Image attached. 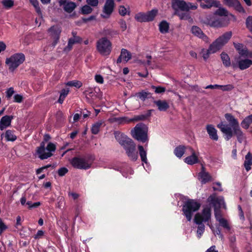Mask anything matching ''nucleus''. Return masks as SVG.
<instances>
[{
	"mask_svg": "<svg viewBox=\"0 0 252 252\" xmlns=\"http://www.w3.org/2000/svg\"><path fill=\"white\" fill-rule=\"evenodd\" d=\"M115 8V2L114 0H106L102 9V12L101 17L108 19L110 18Z\"/></svg>",
	"mask_w": 252,
	"mask_h": 252,
	"instance_id": "4468645a",
	"label": "nucleus"
},
{
	"mask_svg": "<svg viewBox=\"0 0 252 252\" xmlns=\"http://www.w3.org/2000/svg\"><path fill=\"white\" fill-rule=\"evenodd\" d=\"M186 147L184 146L180 145L175 148L174 153L179 158H181L185 153Z\"/></svg>",
	"mask_w": 252,
	"mask_h": 252,
	"instance_id": "f704fd0d",
	"label": "nucleus"
},
{
	"mask_svg": "<svg viewBox=\"0 0 252 252\" xmlns=\"http://www.w3.org/2000/svg\"><path fill=\"white\" fill-rule=\"evenodd\" d=\"M219 223L220 226L225 228L226 229L229 230L230 229V226L226 220L224 218H222L221 220H220Z\"/></svg>",
	"mask_w": 252,
	"mask_h": 252,
	"instance_id": "8fccbe9b",
	"label": "nucleus"
},
{
	"mask_svg": "<svg viewBox=\"0 0 252 252\" xmlns=\"http://www.w3.org/2000/svg\"><path fill=\"white\" fill-rule=\"evenodd\" d=\"M224 117L230 126L221 122L217 125V127L224 134L226 140H229L234 134L238 141L242 143L246 139V136L239 126L238 120L230 113L225 114Z\"/></svg>",
	"mask_w": 252,
	"mask_h": 252,
	"instance_id": "f257e3e1",
	"label": "nucleus"
},
{
	"mask_svg": "<svg viewBox=\"0 0 252 252\" xmlns=\"http://www.w3.org/2000/svg\"><path fill=\"white\" fill-rule=\"evenodd\" d=\"M82 39L80 37H71L68 39L67 45L64 47L63 51L65 52L70 51L74 44L81 42Z\"/></svg>",
	"mask_w": 252,
	"mask_h": 252,
	"instance_id": "a878e982",
	"label": "nucleus"
},
{
	"mask_svg": "<svg viewBox=\"0 0 252 252\" xmlns=\"http://www.w3.org/2000/svg\"><path fill=\"white\" fill-rule=\"evenodd\" d=\"M215 207L217 208L218 206L219 208H223L226 209V205L223 197L220 196L216 199L215 203Z\"/></svg>",
	"mask_w": 252,
	"mask_h": 252,
	"instance_id": "79ce46f5",
	"label": "nucleus"
},
{
	"mask_svg": "<svg viewBox=\"0 0 252 252\" xmlns=\"http://www.w3.org/2000/svg\"><path fill=\"white\" fill-rule=\"evenodd\" d=\"M55 150L56 145L53 143L49 142L45 148V144L42 142L37 148L36 153L38 158L43 160L51 157L53 155V152Z\"/></svg>",
	"mask_w": 252,
	"mask_h": 252,
	"instance_id": "423d86ee",
	"label": "nucleus"
},
{
	"mask_svg": "<svg viewBox=\"0 0 252 252\" xmlns=\"http://www.w3.org/2000/svg\"><path fill=\"white\" fill-rule=\"evenodd\" d=\"M169 26L166 21H161L159 24V30L162 33H166L168 32Z\"/></svg>",
	"mask_w": 252,
	"mask_h": 252,
	"instance_id": "72a5a7b5",
	"label": "nucleus"
},
{
	"mask_svg": "<svg viewBox=\"0 0 252 252\" xmlns=\"http://www.w3.org/2000/svg\"><path fill=\"white\" fill-rule=\"evenodd\" d=\"M154 103L158 107V109L160 111H166L169 107V104L165 100H155Z\"/></svg>",
	"mask_w": 252,
	"mask_h": 252,
	"instance_id": "2f4dec72",
	"label": "nucleus"
},
{
	"mask_svg": "<svg viewBox=\"0 0 252 252\" xmlns=\"http://www.w3.org/2000/svg\"><path fill=\"white\" fill-rule=\"evenodd\" d=\"M12 116L5 115L2 117L0 120V129L2 130L9 126L11 123V121L13 119Z\"/></svg>",
	"mask_w": 252,
	"mask_h": 252,
	"instance_id": "b1692460",
	"label": "nucleus"
},
{
	"mask_svg": "<svg viewBox=\"0 0 252 252\" xmlns=\"http://www.w3.org/2000/svg\"><path fill=\"white\" fill-rule=\"evenodd\" d=\"M251 124H252V114L245 117L241 122V126L243 128L247 129Z\"/></svg>",
	"mask_w": 252,
	"mask_h": 252,
	"instance_id": "473e14b6",
	"label": "nucleus"
},
{
	"mask_svg": "<svg viewBox=\"0 0 252 252\" xmlns=\"http://www.w3.org/2000/svg\"><path fill=\"white\" fill-rule=\"evenodd\" d=\"M96 49L101 55H108L111 51V43L107 38L102 37L97 41Z\"/></svg>",
	"mask_w": 252,
	"mask_h": 252,
	"instance_id": "9d476101",
	"label": "nucleus"
},
{
	"mask_svg": "<svg viewBox=\"0 0 252 252\" xmlns=\"http://www.w3.org/2000/svg\"><path fill=\"white\" fill-rule=\"evenodd\" d=\"M252 165V154L248 152L245 156L244 166L247 171H249L251 169Z\"/></svg>",
	"mask_w": 252,
	"mask_h": 252,
	"instance_id": "c756f323",
	"label": "nucleus"
},
{
	"mask_svg": "<svg viewBox=\"0 0 252 252\" xmlns=\"http://www.w3.org/2000/svg\"><path fill=\"white\" fill-rule=\"evenodd\" d=\"M148 128L147 126L142 123L137 124L131 130L132 137L138 141L145 143L148 141Z\"/></svg>",
	"mask_w": 252,
	"mask_h": 252,
	"instance_id": "20e7f679",
	"label": "nucleus"
},
{
	"mask_svg": "<svg viewBox=\"0 0 252 252\" xmlns=\"http://www.w3.org/2000/svg\"><path fill=\"white\" fill-rule=\"evenodd\" d=\"M200 204L193 199H188L184 202L183 205V214L189 221H190L193 214L198 211Z\"/></svg>",
	"mask_w": 252,
	"mask_h": 252,
	"instance_id": "39448f33",
	"label": "nucleus"
},
{
	"mask_svg": "<svg viewBox=\"0 0 252 252\" xmlns=\"http://www.w3.org/2000/svg\"><path fill=\"white\" fill-rule=\"evenodd\" d=\"M234 45L236 49L238 51V53L239 52V51H241L242 49H243V48H244V47L245 46L242 44L235 43H234Z\"/></svg>",
	"mask_w": 252,
	"mask_h": 252,
	"instance_id": "e2e57ef3",
	"label": "nucleus"
},
{
	"mask_svg": "<svg viewBox=\"0 0 252 252\" xmlns=\"http://www.w3.org/2000/svg\"><path fill=\"white\" fill-rule=\"evenodd\" d=\"M224 4L230 7H233L240 13H245V10L238 0H224Z\"/></svg>",
	"mask_w": 252,
	"mask_h": 252,
	"instance_id": "a211bd4d",
	"label": "nucleus"
},
{
	"mask_svg": "<svg viewBox=\"0 0 252 252\" xmlns=\"http://www.w3.org/2000/svg\"><path fill=\"white\" fill-rule=\"evenodd\" d=\"M191 33L199 38L202 39L205 42L208 41V37L204 34L201 29L197 26H193L191 29Z\"/></svg>",
	"mask_w": 252,
	"mask_h": 252,
	"instance_id": "4be33fe9",
	"label": "nucleus"
},
{
	"mask_svg": "<svg viewBox=\"0 0 252 252\" xmlns=\"http://www.w3.org/2000/svg\"><path fill=\"white\" fill-rule=\"evenodd\" d=\"M119 24L122 31H125L127 29V25L126 21L124 19H120L119 21Z\"/></svg>",
	"mask_w": 252,
	"mask_h": 252,
	"instance_id": "4d7b16f0",
	"label": "nucleus"
},
{
	"mask_svg": "<svg viewBox=\"0 0 252 252\" xmlns=\"http://www.w3.org/2000/svg\"><path fill=\"white\" fill-rule=\"evenodd\" d=\"M5 137L6 140L8 141H14L17 139L16 136L14 134L13 131L11 130H6Z\"/></svg>",
	"mask_w": 252,
	"mask_h": 252,
	"instance_id": "a19ab883",
	"label": "nucleus"
},
{
	"mask_svg": "<svg viewBox=\"0 0 252 252\" xmlns=\"http://www.w3.org/2000/svg\"><path fill=\"white\" fill-rule=\"evenodd\" d=\"M121 56L125 62H127L131 58V53L126 49H122Z\"/></svg>",
	"mask_w": 252,
	"mask_h": 252,
	"instance_id": "58836bf2",
	"label": "nucleus"
},
{
	"mask_svg": "<svg viewBox=\"0 0 252 252\" xmlns=\"http://www.w3.org/2000/svg\"><path fill=\"white\" fill-rule=\"evenodd\" d=\"M138 148L139 152V155L141 159V161L143 163L146 164V166H144V168L146 171H149L150 169V164L148 162L147 158V152L144 150L143 147L141 145H138Z\"/></svg>",
	"mask_w": 252,
	"mask_h": 252,
	"instance_id": "412c9836",
	"label": "nucleus"
},
{
	"mask_svg": "<svg viewBox=\"0 0 252 252\" xmlns=\"http://www.w3.org/2000/svg\"><path fill=\"white\" fill-rule=\"evenodd\" d=\"M203 23L211 27L220 28L225 27L230 23V19L228 17H221L216 15H210L206 16Z\"/></svg>",
	"mask_w": 252,
	"mask_h": 252,
	"instance_id": "7ed1b4c3",
	"label": "nucleus"
},
{
	"mask_svg": "<svg viewBox=\"0 0 252 252\" xmlns=\"http://www.w3.org/2000/svg\"><path fill=\"white\" fill-rule=\"evenodd\" d=\"M14 93L15 91L13 87H10L7 89L5 91L6 98L7 99H10L12 96L14 94Z\"/></svg>",
	"mask_w": 252,
	"mask_h": 252,
	"instance_id": "864d4df0",
	"label": "nucleus"
},
{
	"mask_svg": "<svg viewBox=\"0 0 252 252\" xmlns=\"http://www.w3.org/2000/svg\"><path fill=\"white\" fill-rule=\"evenodd\" d=\"M220 5V2L216 0H204L200 3V7L204 9H208L212 7L218 8Z\"/></svg>",
	"mask_w": 252,
	"mask_h": 252,
	"instance_id": "dca6fc26",
	"label": "nucleus"
},
{
	"mask_svg": "<svg viewBox=\"0 0 252 252\" xmlns=\"http://www.w3.org/2000/svg\"><path fill=\"white\" fill-rule=\"evenodd\" d=\"M25 60V56L22 53H15L11 56L9 58H6L5 63L8 65L9 70L13 71Z\"/></svg>",
	"mask_w": 252,
	"mask_h": 252,
	"instance_id": "0eeeda50",
	"label": "nucleus"
},
{
	"mask_svg": "<svg viewBox=\"0 0 252 252\" xmlns=\"http://www.w3.org/2000/svg\"><path fill=\"white\" fill-rule=\"evenodd\" d=\"M218 51L214 47V46L212 45V44H210L208 49H203L201 50V54L203 59L205 61H206L210 57V55L212 54L215 53Z\"/></svg>",
	"mask_w": 252,
	"mask_h": 252,
	"instance_id": "bb28decb",
	"label": "nucleus"
},
{
	"mask_svg": "<svg viewBox=\"0 0 252 252\" xmlns=\"http://www.w3.org/2000/svg\"><path fill=\"white\" fill-rule=\"evenodd\" d=\"M116 140L125 150L128 158L132 161H136L138 157L136 149V145L134 141L125 134L119 131L114 132Z\"/></svg>",
	"mask_w": 252,
	"mask_h": 252,
	"instance_id": "f03ea898",
	"label": "nucleus"
},
{
	"mask_svg": "<svg viewBox=\"0 0 252 252\" xmlns=\"http://www.w3.org/2000/svg\"><path fill=\"white\" fill-rule=\"evenodd\" d=\"M158 10L154 9L147 13L139 12L135 14L134 18L139 22H147L152 21L158 13Z\"/></svg>",
	"mask_w": 252,
	"mask_h": 252,
	"instance_id": "9b49d317",
	"label": "nucleus"
},
{
	"mask_svg": "<svg viewBox=\"0 0 252 252\" xmlns=\"http://www.w3.org/2000/svg\"><path fill=\"white\" fill-rule=\"evenodd\" d=\"M211 218V210L209 207H205L201 213L195 214L194 221L201 223L208 222Z\"/></svg>",
	"mask_w": 252,
	"mask_h": 252,
	"instance_id": "f8f14e48",
	"label": "nucleus"
},
{
	"mask_svg": "<svg viewBox=\"0 0 252 252\" xmlns=\"http://www.w3.org/2000/svg\"><path fill=\"white\" fill-rule=\"evenodd\" d=\"M232 35L231 32H227L218 37L212 44L219 51L223 45L228 42Z\"/></svg>",
	"mask_w": 252,
	"mask_h": 252,
	"instance_id": "ddd939ff",
	"label": "nucleus"
},
{
	"mask_svg": "<svg viewBox=\"0 0 252 252\" xmlns=\"http://www.w3.org/2000/svg\"><path fill=\"white\" fill-rule=\"evenodd\" d=\"M48 32L54 37L53 46L55 47L59 41L61 31L58 26H52L48 30Z\"/></svg>",
	"mask_w": 252,
	"mask_h": 252,
	"instance_id": "aec40b11",
	"label": "nucleus"
},
{
	"mask_svg": "<svg viewBox=\"0 0 252 252\" xmlns=\"http://www.w3.org/2000/svg\"><path fill=\"white\" fill-rule=\"evenodd\" d=\"M104 124L103 120H100L93 124L91 127V132L94 134L98 133L101 126Z\"/></svg>",
	"mask_w": 252,
	"mask_h": 252,
	"instance_id": "7c9ffc66",
	"label": "nucleus"
},
{
	"mask_svg": "<svg viewBox=\"0 0 252 252\" xmlns=\"http://www.w3.org/2000/svg\"><path fill=\"white\" fill-rule=\"evenodd\" d=\"M246 25L247 28L252 33V16H248L246 20Z\"/></svg>",
	"mask_w": 252,
	"mask_h": 252,
	"instance_id": "3c124183",
	"label": "nucleus"
},
{
	"mask_svg": "<svg viewBox=\"0 0 252 252\" xmlns=\"http://www.w3.org/2000/svg\"><path fill=\"white\" fill-rule=\"evenodd\" d=\"M152 88L155 90V92L157 94L162 93L165 91V88L160 86L156 87L152 86Z\"/></svg>",
	"mask_w": 252,
	"mask_h": 252,
	"instance_id": "6e6d98bb",
	"label": "nucleus"
},
{
	"mask_svg": "<svg viewBox=\"0 0 252 252\" xmlns=\"http://www.w3.org/2000/svg\"><path fill=\"white\" fill-rule=\"evenodd\" d=\"M151 110H150L147 114L135 116L133 118L130 119L127 117H121L118 118V120L120 124L129 123L134 121L144 120L151 115Z\"/></svg>",
	"mask_w": 252,
	"mask_h": 252,
	"instance_id": "2eb2a0df",
	"label": "nucleus"
},
{
	"mask_svg": "<svg viewBox=\"0 0 252 252\" xmlns=\"http://www.w3.org/2000/svg\"><path fill=\"white\" fill-rule=\"evenodd\" d=\"M198 179L202 184H205L211 180V176L209 173L205 171L204 167H202L201 171L198 174Z\"/></svg>",
	"mask_w": 252,
	"mask_h": 252,
	"instance_id": "cd10ccee",
	"label": "nucleus"
},
{
	"mask_svg": "<svg viewBox=\"0 0 252 252\" xmlns=\"http://www.w3.org/2000/svg\"><path fill=\"white\" fill-rule=\"evenodd\" d=\"M86 2L90 6L96 7L98 4V0H86Z\"/></svg>",
	"mask_w": 252,
	"mask_h": 252,
	"instance_id": "13d9d810",
	"label": "nucleus"
},
{
	"mask_svg": "<svg viewBox=\"0 0 252 252\" xmlns=\"http://www.w3.org/2000/svg\"><path fill=\"white\" fill-rule=\"evenodd\" d=\"M95 81L99 84H103L104 80L103 77L99 74L95 75L94 76Z\"/></svg>",
	"mask_w": 252,
	"mask_h": 252,
	"instance_id": "680f3d73",
	"label": "nucleus"
},
{
	"mask_svg": "<svg viewBox=\"0 0 252 252\" xmlns=\"http://www.w3.org/2000/svg\"><path fill=\"white\" fill-rule=\"evenodd\" d=\"M217 186H214L213 187L214 190H218V191H222V189L221 187V184L220 182H217L215 183V184Z\"/></svg>",
	"mask_w": 252,
	"mask_h": 252,
	"instance_id": "338daca9",
	"label": "nucleus"
},
{
	"mask_svg": "<svg viewBox=\"0 0 252 252\" xmlns=\"http://www.w3.org/2000/svg\"><path fill=\"white\" fill-rule=\"evenodd\" d=\"M69 161L74 168L79 169H88L92 164V162L85 157H76Z\"/></svg>",
	"mask_w": 252,
	"mask_h": 252,
	"instance_id": "6e6552de",
	"label": "nucleus"
},
{
	"mask_svg": "<svg viewBox=\"0 0 252 252\" xmlns=\"http://www.w3.org/2000/svg\"><path fill=\"white\" fill-rule=\"evenodd\" d=\"M206 129L210 138L214 141H218L219 137L217 134V130L212 125H207Z\"/></svg>",
	"mask_w": 252,
	"mask_h": 252,
	"instance_id": "5701e85b",
	"label": "nucleus"
},
{
	"mask_svg": "<svg viewBox=\"0 0 252 252\" xmlns=\"http://www.w3.org/2000/svg\"><path fill=\"white\" fill-rule=\"evenodd\" d=\"M195 224L198 225L196 231V235L198 238H200L205 231V225L203 223L194 221Z\"/></svg>",
	"mask_w": 252,
	"mask_h": 252,
	"instance_id": "c9c22d12",
	"label": "nucleus"
},
{
	"mask_svg": "<svg viewBox=\"0 0 252 252\" xmlns=\"http://www.w3.org/2000/svg\"><path fill=\"white\" fill-rule=\"evenodd\" d=\"M31 4L34 6L36 12L39 15H41V11L39 6V2L37 0H30Z\"/></svg>",
	"mask_w": 252,
	"mask_h": 252,
	"instance_id": "49530a36",
	"label": "nucleus"
},
{
	"mask_svg": "<svg viewBox=\"0 0 252 252\" xmlns=\"http://www.w3.org/2000/svg\"><path fill=\"white\" fill-rule=\"evenodd\" d=\"M23 96L19 94H16L14 96V100L13 102L21 103L23 100Z\"/></svg>",
	"mask_w": 252,
	"mask_h": 252,
	"instance_id": "bf43d9fd",
	"label": "nucleus"
},
{
	"mask_svg": "<svg viewBox=\"0 0 252 252\" xmlns=\"http://www.w3.org/2000/svg\"><path fill=\"white\" fill-rule=\"evenodd\" d=\"M149 94H150V93L142 91L140 92L137 93L136 94V95L141 100L145 101L146 99L148 97Z\"/></svg>",
	"mask_w": 252,
	"mask_h": 252,
	"instance_id": "c03bdc74",
	"label": "nucleus"
},
{
	"mask_svg": "<svg viewBox=\"0 0 252 252\" xmlns=\"http://www.w3.org/2000/svg\"><path fill=\"white\" fill-rule=\"evenodd\" d=\"M220 57L224 65L226 67H228L231 65L230 58L226 53L224 52L221 53Z\"/></svg>",
	"mask_w": 252,
	"mask_h": 252,
	"instance_id": "e433bc0d",
	"label": "nucleus"
},
{
	"mask_svg": "<svg viewBox=\"0 0 252 252\" xmlns=\"http://www.w3.org/2000/svg\"><path fill=\"white\" fill-rule=\"evenodd\" d=\"M251 53L252 52H249L246 46L239 52L240 56L247 58H251Z\"/></svg>",
	"mask_w": 252,
	"mask_h": 252,
	"instance_id": "a18cd8bd",
	"label": "nucleus"
},
{
	"mask_svg": "<svg viewBox=\"0 0 252 252\" xmlns=\"http://www.w3.org/2000/svg\"><path fill=\"white\" fill-rule=\"evenodd\" d=\"M69 91V89H63L61 91L60 95L63 96V97H65L66 96V95L68 94Z\"/></svg>",
	"mask_w": 252,
	"mask_h": 252,
	"instance_id": "69168bd1",
	"label": "nucleus"
},
{
	"mask_svg": "<svg viewBox=\"0 0 252 252\" xmlns=\"http://www.w3.org/2000/svg\"><path fill=\"white\" fill-rule=\"evenodd\" d=\"M68 172V169L65 167H62L58 170V173L60 176H64Z\"/></svg>",
	"mask_w": 252,
	"mask_h": 252,
	"instance_id": "052dcab7",
	"label": "nucleus"
},
{
	"mask_svg": "<svg viewBox=\"0 0 252 252\" xmlns=\"http://www.w3.org/2000/svg\"><path fill=\"white\" fill-rule=\"evenodd\" d=\"M174 14L178 15L181 20H188L190 18L188 12L179 11L174 12Z\"/></svg>",
	"mask_w": 252,
	"mask_h": 252,
	"instance_id": "ea45409f",
	"label": "nucleus"
},
{
	"mask_svg": "<svg viewBox=\"0 0 252 252\" xmlns=\"http://www.w3.org/2000/svg\"><path fill=\"white\" fill-rule=\"evenodd\" d=\"M205 252H218V251L216 249L215 246H212L207 249Z\"/></svg>",
	"mask_w": 252,
	"mask_h": 252,
	"instance_id": "774afa93",
	"label": "nucleus"
},
{
	"mask_svg": "<svg viewBox=\"0 0 252 252\" xmlns=\"http://www.w3.org/2000/svg\"><path fill=\"white\" fill-rule=\"evenodd\" d=\"M118 12L122 16H125L126 15H129L130 11L129 6L126 8L124 5H120L118 8Z\"/></svg>",
	"mask_w": 252,
	"mask_h": 252,
	"instance_id": "4c0bfd02",
	"label": "nucleus"
},
{
	"mask_svg": "<svg viewBox=\"0 0 252 252\" xmlns=\"http://www.w3.org/2000/svg\"><path fill=\"white\" fill-rule=\"evenodd\" d=\"M44 231L42 230H38L36 234L34 235V238L35 239H38L41 238L44 235Z\"/></svg>",
	"mask_w": 252,
	"mask_h": 252,
	"instance_id": "0e129e2a",
	"label": "nucleus"
},
{
	"mask_svg": "<svg viewBox=\"0 0 252 252\" xmlns=\"http://www.w3.org/2000/svg\"><path fill=\"white\" fill-rule=\"evenodd\" d=\"M252 65V61L249 59H239L237 62V66L241 70L248 68Z\"/></svg>",
	"mask_w": 252,
	"mask_h": 252,
	"instance_id": "393cba45",
	"label": "nucleus"
},
{
	"mask_svg": "<svg viewBox=\"0 0 252 252\" xmlns=\"http://www.w3.org/2000/svg\"><path fill=\"white\" fill-rule=\"evenodd\" d=\"M234 88V86L232 84H227L225 85H220V89L223 92L231 91Z\"/></svg>",
	"mask_w": 252,
	"mask_h": 252,
	"instance_id": "603ef678",
	"label": "nucleus"
},
{
	"mask_svg": "<svg viewBox=\"0 0 252 252\" xmlns=\"http://www.w3.org/2000/svg\"><path fill=\"white\" fill-rule=\"evenodd\" d=\"M81 13L83 14H88L93 11V9L89 5L86 4L81 8Z\"/></svg>",
	"mask_w": 252,
	"mask_h": 252,
	"instance_id": "de8ad7c7",
	"label": "nucleus"
},
{
	"mask_svg": "<svg viewBox=\"0 0 252 252\" xmlns=\"http://www.w3.org/2000/svg\"><path fill=\"white\" fill-rule=\"evenodd\" d=\"M219 8L215 12V14L220 16L219 17H228L230 19V17H234V15L230 14L228 11L224 8L218 7Z\"/></svg>",
	"mask_w": 252,
	"mask_h": 252,
	"instance_id": "c85d7f7f",
	"label": "nucleus"
},
{
	"mask_svg": "<svg viewBox=\"0 0 252 252\" xmlns=\"http://www.w3.org/2000/svg\"><path fill=\"white\" fill-rule=\"evenodd\" d=\"M1 3L4 8L9 9L14 5V1L13 0H2Z\"/></svg>",
	"mask_w": 252,
	"mask_h": 252,
	"instance_id": "37998d69",
	"label": "nucleus"
},
{
	"mask_svg": "<svg viewBox=\"0 0 252 252\" xmlns=\"http://www.w3.org/2000/svg\"><path fill=\"white\" fill-rule=\"evenodd\" d=\"M59 3L60 5L63 6L64 10L68 13H71L77 6L75 2L68 1L67 0H60Z\"/></svg>",
	"mask_w": 252,
	"mask_h": 252,
	"instance_id": "6ab92c4d",
	"label": "nucleus"
},
{
	"mask_svg": "<svg viewBox=\"0 0 252 252\" xmlns=\"http://www.w3.org/2000/svg\"><path fill=\"white\" fill-rule=\"evenodd\" d=\"M214 213L215 218L218 221H219L220 220H221L223 218H222L221 214L219 208L215 207L214 209Z\"/></svg>",
	"mask_w": 252,
	"mask_h": 252,
	"instance_id": "5fc2aeb1",
	"label": "nucleus"
},
{
	"mask_svg": "<svg viewBox=\"0 0 252 252\" xmlns=\"http://www.w3.org/2000/svg\"><path fill=\"white\" fill-rule=\"evenodd\" d=\"M172 7L175 12L182 11L188 12L190 9H196L197 6L191 2H186L183 0H172Z\"/></svg>",
	"mask_w": 252,
	"mask_h": 252,
	"instance_id": "1a4fd4ad",
	"label": "nucleus"
},
{
	"mask_svg": "<svg viewBox=\"0 0 252 252\" xmlns=\"http://www.w3.org/2000/svg\"><path fill=\"white\" fill-rule=\"evenodd\" d=\"M66 85L68 86H73L77 88H79L82 86V84L80 81L74 80L68 81V82L66 83Z\"/></svg>",
	"mask_w": 252,
	"mask_h": 252,
	"instance_id": "09e8293b",
	"label": "nucleus"
},
{
	"mask_svg": "<svg viewBox=\"0 0 252 252\" xmlns=\"http://www.w3.org/2000/svg\"><path fill=\"white\" fill-rule=\"evenodd\" d=\"M188 148L191 153V155L186 157L184 159L185 163L189 165H193L199 162L198 158L194 150L190 147H188Z\"/></svg>",
	"mask_w": 252,
	"mask_h": 252,
	"instance_id": "f3484780",
	"label": "nucleus"
}]
</instances>
